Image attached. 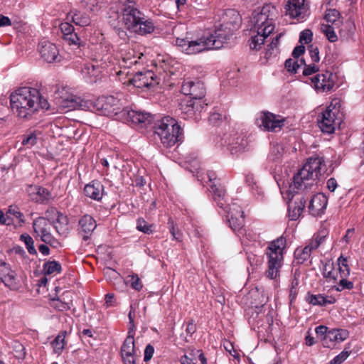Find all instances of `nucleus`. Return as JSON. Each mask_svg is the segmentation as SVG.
Wrapping results in <instances>:
<instances>
[{"label":"nucleus","mask_w":364,"mask_h":364,"mask_svg":"<svg viewBox=\"0 0 364 364\" xmlns=\"http://www.w3.org/2000/svg\"><path fill=\"white\" fill-rule=\"evenodd\" d=\"M324 166L321 158H310L294 176L288 189L281 188L283 198L288 200V216L290 220H296L301 216L310 198L311 189L323 171Z\"/></svg>","instance_id":"1"},{"label":"nucleus","mask_w":364,"mask_h":364,"mask_svg":"<svg viewBox=\"0 0 364 364\" xmlns=\"http://www.w3.org/2000/svg\"><path fill=\"white\" fill-rule=\"evenodd\" d=\"M232 35V31L228 27V23L223 24L215 30V34L202 36L196 40L189 37L177 38L176 45L181 50L188 55H193L211 49H220Z\"/></svg>","instance_id":"2"},{"label":"nucleus","mask_w":364,"mask_h":364,"mask_svg":"<svg viewBox=\"0 0 364 364\" xmlns=\"http://www.w3.org/2000/svg\"><path fill=\"white\" fill-rule=\"evenodd\" d=\"M42 94L38 88L21 87L10 95L11 107L21 118H30L42 108Z\"/></svg>","instance_id":"3"},{"label":"nucleus","mask_w":364,"mask_h":364,"mask_svg":"<svg viewBox=\"0 0 364 364\" xmlns=\"http://www.w3.org/2000/svg\"><path fill=\"white\" fill-rule=\"evenodd\" d=\"M275 9L269 5L264 6L259 12L252 14V36L250 41V47L252 50H259L264 45L265 39L274 30V12Z\"/></svg>","instance_id":"4"},{"label":"nucleus","mask_w":364,"mask_h":364,"mask_svg":"<svg viewBox=\"0 0 364 364\" xmlns=\"http://www.w3.org/2000/svg\"><path fill=\"white\" fill-rule=\"evenodd\" d=\"M155 129V134L165 147H171L179 141L181 127L173 118L164 117Z\"/></svg>","instance_id":"5"},{"label":"nucleus","mask_w":364,"mask_h":364,"mask_svg":"<svg viewBox=\"0 0 364 364\" xmlns=\"http://www.w3.org/2000/svg\"><path fill=\"white\" fill-rule=\"evenodd\" d=\"M337 102L333 105V102L322 113L321 119L318 120V126L323 132L331 134L339 125L341 119L338 117L339 110L336 107Z\"/></svg>","instance_id":"6"},{"label":"nucleus","mask_w":364,"mask_h":364,"mask_svg":"<svg viewBox=\"0 0 364 364\" xmlns=\"http://www.w3.org/2000/svg\"><path fill=\"white\" fill-rule=\"evenodd\" d=\"M128 82L138 88H151L159 83V79L152 70L140 72L138 70L129 76Z\"/></svg>","instance_id":"7"},{"label":"nucleus","mask_w":364,"mask_h":364,"mask_svg":"<svg viewBox=\"0 0 364 364\" xmlns=\"http://www.w3.org/2000/svg\"><path fill=\"white\" fill-rule=\"evenodd\" d=\"M228 220L230 228L238 235H245L246 230L244 229L245 216L242 208L235 203L231 204L228 210Z\"/></svg>","instance_id":"8"},{"label":"nucleus","mask_w":364,"mask_h":364,"mask_svg":"<svg viewBox=\"0 0 364 364\" xmlns=\"http://www.w3.org/2000/svg\"><path fill=\"white\" fill-rule=\"evenodd\" d=\"M284 117L269 112H262L257 119V124L264 131L277 132L284 126Z\"/></svg>","instance_id":"9"},{"label":"nucleus","mask_w":364,"mask_h":364,"mask_svg":"<svg viewBox=\"0 0 364 364\" xmlns=\"http://www.w3.org/2000/svg\"><path fill=\"white\" fill-rule=\"evenodd\" d=\"M47 221L60 235H66L69 230L68 220L66 215L51 207L47 210Z\"/></svg>","instance_id":"10"},{"label":"nucleus","mask_w":364,"mask_h":364,"mask_svg":"<svg viewBox=\"0 0 364 364\" xmlns=\"http://www.w3.org/2000/svg\"><path fill=\"white\" fill-rule=\"evenodd\" d=\"M134 331L129 329L128 336L121 347V356L124 364H135L137 349L135 346Z\"/></svg>","instance_id":"11"},{"label":"nucleus","mask_w":364,"mask_h":364,"mask_svg":"<svg viewBox=\"0 0 364 364\" xmlns=\"http://www.w3.org/2000/svg\"><path fill=\"white\" fill-rule=\"evenodd\" d=\"M143 13L133 4L124 5L122 9V20L127 29L133 32Z\"/></svg>","instance_id":"12"},{"label":"nucleus","mask_w":364,"mask_h":364,"mask_svg":"<svg viewBox=\"0 0 364 364\" xmlns=\"http://www.w3.org/2000/svg\"><path fill=\"white\" fill-rule=\"evenodd\" d=\"M65 98L59 100L57 104L61 112H68L73 109H86L90 108V102L82 99L80 97L70 93L64 95Z\"/></svg>","instance_id":"13"},{"label":"nucleus","mask_w":364,"mask_h":364,"mask_svg":"<svg viewBox=\"0 0 364 364\" xmlns=\"http://www.w3.org/2000/svg\"><path fill=\"white\" fill-rule=\"evenodd\" d=\"M96 105L106 115L122 114L123 109L120 100L112 95L99 98Z\"/></svg>","instance_id":"14"},{"label":"nucleus","mask_w":364,"mask_h":364,"mask_svg":"<svg viewBox=\"0 0 364 364\" xmlns=\"http://www.w3.org/2000/svg\"><path fill=\"white\" fill-rule=\"evenodd\" d=\"M336 76L330 71L317 74L311 77V83L317 92H328L335 85Z\"/></svg>","instance_id":"15"},{"label":"nucleus","mask_w":364,"mask_h":364,"mask_svg":"<svg viewBox=\"0 0 364 364\" xmlns=\"http://www.w3.org/2000/svg\"><path fill=\"white\" fill-rule=\"evenodd\" d=\"M268 268L266 277L270 279H277L280 276V269L283 264V252H269L267 254Z\"/></svg>","instance_id":"16"},{"label":"nucleus","mask_w":364,"mask_h":364,"mask_svg":"<svg viewBox=\"0 0 364 364\" xmlns=\"http://www.w3.org/2000/svg\"><path fill=\"white\" fill-rule=\"evenodd\" d=\"M142 55V53H139L138 56H135L134 50L127 53L119 62L120 70L117 72V75H126L128 77L132 75L138 70L136 67Z\"/></svg>","instance_id":"17"},{"label":"nucleus","mask_w":364,"mask_h":364,"mask_svg":"<svg viewBox=\"0 0 364 364\" xmlns=\"http://www.w3.org/2000/svg\"><path fill=\"white\" fill-rule=\"evenodd\" d=\"M181 91L191 99L201 101L205 94V88L200 81L185 80L181 86Z\"/></svg>","instance_id":"18"},{"label":"nucleus","mask_w":364,"mask_h":364,"mask_svg":"<svg viewBox=\"0 0 364 364\" xmlns=\"http://www.w3.org/2000/svg\"><path fill=\"white\" fill-rule=\"evenodd\" d=\"M351 26L352 25L350 23L347 22L343 25V28H341V26L330 25L328 23H323L321 25V31H322L323 33L325 34V36L330 42L334 43L338 40V36L336 33V30H338V33L341 38L348 39L351 36V33L346 32V29L350 28Z\"/></svg>","instance_id":"19"},{"label":"nucleus","mask_w":364,"mask_h":364,"mask_svg":"<svg viewBox=\"0 0 364 364\" xmlns=\"http://www.w3.org/2000/svg\"><path fill=\"white\" fill-rule=\"evenodd\" d=\"M207 105L202 101H197L192 99L183 100L180 103V109L187 118L195 117L197 119V113H200L203 109Z\"/></svg>","instance_id":"20"},{"label":"nucleus","mask_w":364,"mask_h":364,"mask_svg":"<svg viewBox=\"0 0 364 364\" xmlns=\"http://www.w3.org/2000/svg\"><path fill=\"white\" fill-rule=\"evenodd\" d=\"M0 278L2 282L10 289H16L18 288L15 272L2 259H0Z\"/></svg>","instance_id":"21"},{"label":"nucleus","mask_w":364,"mask_h":364,"mask_svg":"<svg viewBox=\"0 0 364 364\" xmlns=\"http://www.w3.org/2000/svg\"><path fill=\"white\" fill-rule=\"evenodd\" d=\"M312 188L311 189L310 195H311ZM310 201L309 209L310 213L314 216L321 215L324 210L326 208L328 199L323 193H317L311 197L310 196Z\"/></svg>","instance_id":"22"},{"label":"nucleus","mask_w":364,"mask_h":364,"mask_svg":"<svg viewBox=\"0 0 364 364\" xmlns=\"http://www.w3.org/2000/svg\"><path fill=\"white\" fill-rule=\"evenodd\" d=\"M286 13L292 18H303L308 7L305 0H289L286 5Z\"/></svg>","instance_id":"23"},{"label":"nucleus","mask_w":364,"mask_h":364,"mask_svg":"<svg viewBox=\"0 0 364 364\" xmlns=\"http://www.w3.org/2000/svg\"><path fill=\"white\" fill-rule=\"evenodd\" d=\"M348 337V332L343 329H332L325 335L322 339V344L325 348H331L336 343H340Z\"/></svg>","instance_id":"24"},{"label":"nucleus","mask_w":364,"mask_h":364,"mask_svg":"<svg viewBox=\"0 0 364 364\" xmlns=\"http://www.w3.org/2000/svg\"><path fill=\"white\" fill-rule=\"evenodd\" d=\"M122 115L127 116V120L134 124H146L150 123L151 121V116L149 113H144L139 111L133 109H122Z\"/></svg>","instance_id":"25"},{"label":"nucleus","mask_w":364,"mask_h":364,"mask_svg":"<svg viewBox=\"0 0 364 364\" xmlns=\"http://www.w3.org/2000/svg\"><path fill=\"white\" fill-rule=\"evenodd\" d=\"M328 231L326 228L319 230L314 234L311 242L303 249V250H314L318 248H323L328 240Z\"/></svg>","instance_id":"26"},{"label":"nucleus","mask_w":364,"mask_h":364,"mask_svg":"<svg viewBox=\"0 0 364 364\" xmlns=\"http://www.w3.org/2000/svg\"><path fill=\"white\" fill-rule=\"evenodd\" d=\"M103 190V185L97 181H92L84 188L85 196L95 200H100L102 198Z\"/></svg>","instance_id":"27"},{"label":"nucleus","mask_w":364,"mask_h":364,"mask_svg":"<svg viewBox=\"0 0 364 364\" xmlns=\"http://www.w3.org/2000/svg\"><path fill=\"white\" fill-rule=\"evenodd\" d=\"M155 25L153 21L147 18L143 13L141 19L139 21L138 25L133 32L139 35H146L153 33Z\"/></svg>","instance_id":"28"},{"label":"nucleus","mask_w":364,"mask_h":364,"mask_svg":"<svg viewBox=\"0 0 364 364\" xmlns=\"http://www.w3.org/2000/svg\"><path fill=\"white\" fill-rule=\"evenodd\" d=\"M28 196L32 201L42 203L46 200V190L38 185H29L26 188Z\"/></svg>","instance_id":"29"},{"label":"nucleus","mask_w":364,"mask_h":364,"mask_svg":"<svg viewBox=\"0 0 364 364\" xmlns=\"http://www.w3.org/2000/svg\"><path fill=\"white\" fill-rule=\"evenodd\" d=\"M79 225L82 231L85 234L82 236L85 240L89 238L88 235L91 234L97 227L95 220L90 215H84L80 220Z\"/></svg>","instance_id":"30"},{"label":"nucleus","mask_w":364,"mask_h":364,"mask_svg":"<svg viewBox=\"0 0 364 364\" xmlns=\"http://www.w3.org/2000/svg\"><path fill=\"white\" fill-rule=\"evenodd\" d=\"M210 191L213 193V198L218 205L223 209H225V204L222 202L225 196V190L219 182H213L210 185Z\"/></svg>","instance_id":"31"},{"label":"nucleus","mask_w":364,"mask_h":364,"mask_svg":"<svg viewBox=\"0 0 364 364\" xmlns=\"http://www.w3.org/2000/svg\"><path fill=\"white\" fill-rule=\"evenodd\" d=\"M323 276L328 282H336L340 279L339 272L334 267L333 263L328 261L323 268Z\"/></svg>","instance_id":"32"},{"label":"nucleus","mask_w":364,"mask_h":364,"mask_svg":"<svg viewBox=\"0 0 364 364\" xmlns=\"http://www.w3.org/2000/svg\"><path fill=\"white\" fill-rule=\"evenodd\" d=\"M67 334V331H62L50 342V346L51 348H53V353L57 354L58 355L61 354L66 344L65 337Z\"/></svg>","instance_id":"33"},{"label":"nucleus","mask_w":364,"mask_h":364,"mask_svg":"<svg viewBox=\"0 0 364 364\" xmlns=\"http://www.w3.org/2000/svg\"><path fill=\"white\" fill-rule=\"evenodd\" d=\"M47 63L58 64L63 61V58L59 53V50L54 44H50L48 48Z\"/></svg>","instance_id":"34"},{"label":"nucleus","mask_w":364,"mask_h":364,"mask_svg":"<svg viewBox=\"0 0 364 364\" xmlns=\"http://www.w3.org/2000/svg\"><path fill=\"white\" fill-rule=\"evenodd\" d=\"M81 72L84 77L89 79L90 81H95L100 70V68L96 67L94 64L88 63L84 65Z\"/></svg>","instance_id":"35"},{"label":"nucleus","mask_w":364,"mask_h":364,"mask_svg":"<svg viewBox=\"0 0 364 364\" xmlns=\"http://www.w3.org/2000/svg\"><path fill=\"white\" fill-rule=\"evenodd\" d=\"M7 215L18 225H22L25 223L24 215L16 205H10L7 211Z\"/></svg>","instance_id":"36"},{"label":"nucleus","mask_w":364,"mask_h":364,"mask_svg":"<svg viewBox=\"0 0 364 364\" xmlns=\"http://www.w3.org/2000/svg\"><path fill=\"white\" fill-rule=\"evenodd\" d=\"M49 300L50 306L58 311H64L70 309V308L68 303L61 301L59 297L55 296V295L50 294Z\"/></svg>","instance_id":"37"},{"label":"nucleus","mask_w":364,"mask_h":364,"mask_svg":"<svg viewBox=\"0 0 364 364\" xmlns=\"http://www.w3.org/2000/svg\"><path fill=\"white\" fill-rule=\"evenodd\" d=\"M33 229L35 232L39 235L42 241H45L46 237V218L39 217L33 221Z\"/></svg>","instance_id":"38"},{"label":"nucleus","mask_w":364,"mask_h":364,"mask_svg":"<svg viewBox=\"0 0 364 364\" xmlns=\"http://www.w3.org/2000/svg\"><path fill=\"white\" fill-rule=\"evenodd\" d=\"M306 300L312 305L321 306H326V304L332 303L331 301L327 300V298L322 294L315 295L309 294L306 297Z\"/></svg>","instance_id":"39"},{"label":"nucleus","mask_w":364,"mask_h":364,"mask_svg":"<svg viewBox=\"0 0 364 364\" xmlns=\"http://www.w3.org/2000/svg\"><path fill=\"white\" fill-rule=\"evenodd\" d=\"M324 18L328 23H331L330 25L336 26H341V25L340 13L336 9L327 10Z\"/></svg>","instance_id":"40"},{"label":"nucleus","mask_w":364,"mask_h":364,"mask_svg":"<svg viewBox=\"0 0 364 364\" xmlns=\"http://www.w3.org/2000/svg\"><path fill=\"white\" fill-rule=\"evenodd\" d=\"M287 247V242L286 237L281 236L277 239L272 241L267 250H284Z\"/></svg>","instance_id":"41"},{"label":"nucleus","mask_w":364,"mask_h":364,"mask_svg":"<svg viewBox=\"0 0 364 364\" xmlns=\"http://www.w3.org/2000/svg\"><path fill=\"white\" fill-rule=\"evenodd\" d=\"M337 270L339 272L340 277H348L350 274V269L348 265L346 257L342 255L338 259Z\"/></svg>","instance_id":"42"},{"label":"nucleus","mask_w":364,"mask_h":364,"mask_svg":"<svg viewBox=\"0 0 364 364\" xmlns=\"http://www.w3.org/2000/svg\"><path fill=\"white\" fill-rule=\"evenodd\" d=\"M71 21L77 26H87L90 23V17L85 14L75 13L71 16Z\"/></svg>","instance_id":"43"},{"label":"nucleus","mask_w":364,"mask_h":364,"mask_svg":"<svg viewBox=\"0 0 364 364\" xmlns=\"http://www.w3.org/2000/svg\"><path fill=\"white\" fill-rule=\"evenodd\" d=\"M34 277H40V278L36 282V286L38 287L36 291L38 293L40 292V288L41 287H46V262H44L42 264V269L35 270L33 272Z\"/></svg>","instance_id":"44"},{"label":"nucleus","mask_w":364,"mask_h":364,"mask_svg":"<svg viewBox=\"0 0 364 364\" xmlns=\"http://www.w3.org/2000/svg\"><path fill=\"white\" fill-rule=\"evenodd\" d=\"M247 145V141L244 137H237L235 143L230 146V151L232 154L243 151Z\"/></svg>","instance_id":"45"},{"label":"nucleus","mask_w":364,"mask_h":364,"mask_svg":"<svg viewBox=\"0 0 364 364\" xmlns=\"http://www.w3.org/2000/svg\"><path fill=\"white\" fill-rule=\"evenodd\" d=\"M12 348L14 351V355L18 360H23L26 355L25 348L18 341H14L12 343Z\"/></svg>","instance_id":"46"},{"label":"nucleus","mask_w":364,"mask_h":364,"mask_svg":"<svg viewBox=\"0 0 364 364\" xmlns=\"http://www.w3.org/2000/svg\"><path fill=\"white\" fill-rule=\"evenodd\" d=\"M152 224H149L144 218H139L136 220V229L145 234H150L153 232Z\"/></svg>","instance_id":"47"},{"label":"nucleus","mask_w":364,"mask_h":364,"mask_svg":"<svg viewBox=\"0 0 364 364\" xmlns=\"http://www.w3.org/2000/svg\"><path fill=\"white\" fill-rule=\"evenodd\" d=\"M54 88V95L55 96V100H57L56 104L59 103V100L65 98L63 97L64 95H69L70 94L69 92L70 89L66 86L57 85Z\"/></svg>","instance_id":"48"},{"label":"nucleus","mask_w":364,"mask_h":364,"mask_svg":"<svg viewBox=\"0 0 364 364\" xmlns=\"http://www.w3.org/2000/svg\"><path fill=\"white\" fill-rule=\"evenodd\" d=\"M62 267L61 264L55 261H48L47 262V275L48 274H53L56 275L61 272Z\"/></svg>","instance_id":"49"},{"label":"nucleus","mask_w":364,"mask_h":364,"mask_svg":"<svg viewBox=\"0 0 364 364\" xmlns=\"http://www.w3.org/2000/svg\"><path fill=\"white\" fill-rule=\"evenodd\" d=\"M82 6L90 11H96L100 9L99 0H81Z\"/></svg>","instance_id":"50"},{"label":"nucleus","mask_w":364,"mask_h":364,"mask_svg":"<svg viewBox=\"0 0 364 364\" xmlns=\"http://www.w3.org/2000/svg\"><path fill=\"white\" fill-rule=\"evenodd\" d=\"M104 275L107 280L109 282L118 280L120 279V274L110 267H105L104 269Z\"/></svg>","instance_id":"51"},{"label":"nucleus","mask_w":364,"mask_h":364,"mask_svg":"<svg viewBox=\"0 0 364 364\" xmlns=\"http://www.w3.org/2000/svg\"><path fill=\"white\" fill-rule=\"evenodd\" d=\"M347 277H340L338 285L336 287V289L338 291H341L344 289H352L353 288V283L346 279Z\"/></svg>","instance_id":"52"},{"label":"nucleus","mask_w":364,"mask_h":364,"mask_svg":"<svg viewBox=\"0 0 364 364\" xmlns=\"http://www.w3.org/2000/svg\"><path fill=\"white\" fill-rule=\"evenodd\" d=\"M168 224L170 226V232L172 235L173 237L180 241L182 238V232L179 230L176 225L174 224L173 221L171 219H169Z\"/></svg>","instance_id":"53"},{"label":"nucleus","mask_w":364,"mask_h":364,"mask_svg":"<svg viewBox=\"0 0 364 364\" xmlns=\"http://www.w3.org/2000/svg\"><path fill=\"white\" fill-rule=\"evenodd\" d=\"M128 277L130 278V279L129 280V282L130 283L131 287L134 289H135L136 291H140L142 289L143 285H142V284L140 281V279L137 274H133L132 275H129Z\"/></svg>","instance_id":"54"},{"label":"nucleus","mask_w":364,"mask_h":364,"mask_svg":"<svg viewBox=\"0 0 364 364\" xmlns=\"http://www.w3.org/2000/svg\"><path fill=\"white\" fill-rule=\"evenodd\" d=\"M20 240L25 244L27 250H35L33 240L30 235L23 234L21 235Z\"/></svg>","instance_id":"55"},{"label":"nucleus","mask_w":364,"mask_h":364,"mask_svg":"<svg viewBox=\"0 0 364 364\" xmlns=\"http://www.w3.org/2000/svg\"><path fill=\"white\" fill-rule=\"evenodd\" d=\"M349 355L350 352L344 350L338 355H336L333 360H331L330 361V364H341L347 359Z\"/></svg>","instance_id":"56"},{"label":"nucleus","mask_w":364,"mask_h":364,"mask_svg":"<svg viewBox=\"0 0 364 364\" xmlns=\"http://www.w3.org/2000/svg\"><path fill=\"white\" fill-rule=\"evenodd\" d=\"M312 36H313V33L311 30L306 29V30L303 31L300 33V36H299L300 43H304L308 44L309 43H310L312 41Z\"/></svg>","instance_id":"57"},{"label":"nucleus","mask_w":364,"mask_h":364,"mask_svg":"<svg viewBox=\"0 0 364 364\" xmlns=\"http://www.w3.org/2000/svg\"><path fill=\"white\" fill-rule=\"evenodd\" d=\"M299 66L298 61L293 59L289 58L285 61V68L289 72L296 73Z\"/></svg>","instance_id":"58"},{"label":"nucleus","mask_w":364,"mask_h":364,"mask_svg":"<svg viewBox=\"0 0 364 364\" xmlns=\"http://www.w3.org/2000/svg\"><path fill=\"white\" fill-rule=\"evenodd\" d=\"M309 54H310L312 61L314 63H318L320 60V58H319V55H318L319 51H318V48L314 46L313 45H311L310 46H309Z\"/></svg>","instance_id":"59"},{"label":"nucleus","mask_w":364,"mask_h":364,"mask_svg":"<svg viewBox=\"0 0 364 364\" xmlns=\"http://www.w3.org/2000/svg\"><path fill=\"white\" fill-rule=\"evenodd\" d=\"M282 34L277 35L275 38L272 40V41L267 46V50L266 55H271L272 54V50H273L274 48H277L279 43V38L281 37Z\"/></svg>","instance_id":"60"},{"label":"nucleus","mask_w":364,"mask_h":364,"mask_svg":"<svg viewBox=\"0 0 364 364\" xmlns=\"http://www.w3.org/2000/svg\"><path fill=\"white\" fill-rule=\"evenodd\" d=\"M310 257V252H294V257L298 263H303Z\"/></svg>","instance_id":"61"},{"label":"nucleus","mask_w":364,"mask_h":364,"mask_svg":"<svg viewBox=\"0 0 364 364\" xmlns=\"http://www.w3.org/2000/svg\"><path fill=\"white\" fill-rule=\"evenodd\" d=\"M60 30L64 35V37L73 33V26L68 22L62 23L60 25Z\"/></svg>","instance_id":"62"},{"label":"nucleus","mask_w":364,"mask_h":364,"mask_svg":"<svg viewBox=\"0 0 364 364\" xmlns=\"http://www.w3.org/2000/svg\"><path fill=\"white\" fill-rule=\"evenodd\" d=\"M64 38L68 42L69 45H77L80 46V38L75 33H72L66 36Z\"/></svg>","instance_id":"63"},{"label":"nucleus","mask_w":364,"mask_h":364,"mask_svg":"<svg viewBox=\"0 0 364 364\" xmlns=\"http://www.w3.org/2000/svg\"><path fill=\"white\" fill-rule=\"evenodd\" d=\"M318 71V67L314 63L306 65L303 71V75L305 76L310 75Z\"/></svg>","instance_id":"64"}]
</instances>
